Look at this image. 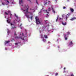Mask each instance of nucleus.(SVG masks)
<instances>
[{
    "mask_svg": "<svg viewBox=\"0 0 76 76\" xmlns=\"http://www.w3.org/2000/svg\"><path fill=\"white\" fill-rule=\"evenodd\" d=\"M56 19H61V18H59V16H58V15L57 16V18Z\"/></svg>",
    "mask_w": 76,
    "mask_h": 76,
    "instance_id": "obj_10",
    "label": "nucleus"
},
{
    "mask_svg": "<svg viewBox=\"0 0 76 76\" xmlns=\"http://www.w3.org/2000/svg\"><path fill=\"white\" fill-rule=\"evenodd\" d=\"M32 18H33V16H32L30 17V19H32Z\"/></svg>",
    "mask_w": 76,
    "mask_h": 76,
    "instance_id": "obj_25",
    "label": "nucleus"
},
{
    "mask_svg": "<svg viewBox=\"0 0 76 76\" xmlns=\"http://www.w3.org/2000/svg\"><path fill=\"white\" fill-rule=\"evenodd\" d=\"M64 38H65V40H67V38L66 37V34H64Z\"/></svg>",
    "mask_w": 76,
    "mask_h": 76,
    "instance_id": "obj_9",
    "label": "nucleus"
},
{
    "mask_svg": "<svg viewBox=\"0 0 76 76\" xmlns=\"http://www.w3.org/2000/svg\"><path fill=\"white\" fill-rule=\"evenodd\" d=\"M10 16H12V14H11V13H10Z\"/></svg>",
    "mask_w": 76,
    "mask_h": 76,
    "instance_id": "obj_36",
    "label": "nucleus"
},
{
    "mask_svg": "<svg viewBox=\"0 0 76 76\" xmlns=\"http://www.w3.org/2000/svg\"><path fill=\"white\" fill-rule=\"evenodd\" d=\"M66 19H67V18H68V17L67 16V15H66L65 17Z\"/></svg>",
    "mask_w": 76,
    "mask_h": 76,
    "instance_id": "obj_22",
    "label": "nucleus"
},
{
    "mask_svg": "<svg viewBox=\"0 0 76 76\" xmlns=\"http://www.w3.org/2000/svg\"><path fill=\"white\" fill-rule=\"evenodd\" d=\"M36 3L37 4H38V1H37V0H36Z\"/></svg>",
    "mask_w": 76,
    "mask_h": 76,
    "instance_id": "obj_35",
    "label": "nucleus"
},
{
    "mask_svg": "<svg viewBox=\"0 0 76 76\" xmlns=\"http://www.w3.org/2000/svg\"><path fill=\"white\" fill-rule=\"evenodd\" d=\"M65 15L64 14H63V15H62V18H64V16Z\"/></svg>",
    "mask_w": 76,
    "mask_h": 76,
    "instance_id": "obj_29",
    "label": "nucleus"
},
{
    "mask_svg": "<svg viewBox=\"0 0 76 76\" xmlns=\"http://www.w3.org/2000/svg\"><path fill=\"white\" fill-rule=\"evenodd\" d=\"M9 42H10V41H5V44H7V43H9Z\"/></svg>",
    "mask_w": 76,
    "mask_h": 76,
    "instance_id": "obj_14",
    "label": "nucleus"
},
{
    "mask_svg": "<svg viewBox=\"0 0 76 76\" xmlns=\"http://www.w3.org/2000/svg\"><path fill=\"white\" fill-rule=\"evenodd\" d=\"M58 19H56V22H57Z\"/></svg>",
    "mask_w": 76,
    "mask_h": 76,
    "instance_id": "obj_47",
    "label": "nucleus"
},
{
    "mask_svg": "<svg viewBox=\"0 0 76 76\" xmlns=\"http://www.w3.org/2000/svg\"><path fill=\"white\" fill-rule=\"evenodd\" d=\"M39 13H41V11H40V12H39Z\"/></svg>",
    "mask_w": 76,
    "mask_h": 76,
    "instance_id": "obj_45",
    "label": "nucleus"
},
{
    "mask_svg": "<svg viewBox=\"0 0 76 76\" xmlns=\"http://www.w3.org/2000/svg\"><path fill=\"white\" fill-rule=\"evenodd\" d=\"M67 16H68L69 17V15H70V14H67Z\"/></svg>",
    "mask_w": 76,
    "mask_h": 76,
    "instance_id": "obj_32",
    "label": "nucleus"
},
{
    "mask_svg": "<svg viewBox=\"0 0 76 76\" xmlns=\"http://www.w3.org/2000/svg\"><path fill=\"white\" fill-rule=\"evenodd\" d=\"M48 12H50V10H51V8H50V7H49L48 8Z\"/></svg>",
    "mask_w": 76,
    "mask_h": 76,
    "instance_id": "obj_17",
    "label": "nucleus"
},
{
    "mask_svg": "<svg viewBox=\"0 0 76 76\" xmlns=\"http://www.w3.org/2000/svg\"><path fill=\"white\" fill-rule=\"evenodd\" d=\"M63 9H66V7H63Z\"/></svg>",
    "mask_w": 76,
    "mask_h": 76,
    "instance_id": "obj_39",
    "label": "nucleus"
},
{
    "mask_svg": "<svg viewBox=\"0 0 76 76\" xmlns=\"http://www.w3.org/2000/svg\"><path fill=\"white\" fill-rule=\"evenodd\" d=\"M25 32H26L27 31V30L25 29Z\"/></svg>",
    "mask_w": 76,
    "mask_h": 76,
    "instance_id": "obj_43",
    "label": "nucleus"
},
{
    "mask_svg": "<svg viewBox=\"0 0 76 76\" xmlns=\"http://www.w3.org/2000/svg\"><path fill=\"white\" fill-rule=\"evenodd\" d=\"M28 1H30V2H31V1L30 0H27Z\"/></svg>",
    "mask_w": 76,
    "mask_h": 76,
    "instance_id": "obj_42",
    "label": "nucleus"
},
{
    "mask_svg": "<svg viewBox=\"0 0 76 76\" xmlns=\"http://www.w3.org/2000/svg\"><path fill=\"white\" fill-rule=\"evenodd\" d=\"M35 19H39V18H38V16H36L35 17Z\"/></svg>",
    "mask_w": 76,
    "mask_h": 76,
    "instance_id": "obj_16",
    "label": "nucleus"
},
{
    "mask_svg": "<svg viewBox=\"0 0 76 76\" xmlns=\"http://www.w3.org/2000/svg\"><path fill=\"white\" fill-rule=\"evenodd\" d=\"M15 39H18V38H19V37H15Z\"/></svg>",
    "mask_w": 76,
    "mask_h": 76,
    "instance_id": "obj_18",
    "label": "nucleus"
},
{
    "mask_svg": "<svg viewBox=\"0 0 76 76\" xmlns=\"http://www.w3.org/2000/svg\"><path fill=\"white\" fill-rule=\"evenodd\" d=\"M70 20H73V19H71Z\"/></svg>",
    "mask_w": 76,
    "mask_h": 76,
    "instance_id": "obj_48",
    "label": "nucleus"
},
{
    "mask_svg": "<svg viewBox=\"0 0 76 76\" xmlns=\"http://www.w3.org/2000/svg\"><path fill=\"white\" fill-rule=\"evenodd\" d=\"M57 75H58V73H56L55 74V76H57Z\"/></svg>",
    "mask_w": 76,
    "mask_h": 76,
    "instance_id": "obj_24",
    "label": "nucleus"
},
{
    "mask_svg": "<svg viewBox=\"0 0 76 76\" xmlns=\"http://www.w3.org/2000/svg\"><path fill=\"white\" fill-rule=\"evenodd\" d=\"M43 36H44V38H46V39L48 38V37L47 36V35H43Z\"/></svg>",
    "mask_w": 76,
    "mask_h": 76,
    "instance_id": "obj_8",
    "label": "nucleus"
},
{
    "mask_svg": "<svg viewBox=\"0 0 76 76\" xmlns=\"http://www.w3.org/2000/svg\"><path fill=\"white\" fill-rule=\"evenodd\" d=\"M15 16L16 17L17 19H20V17H18V16H17L16 14H15Z\"/></svg>",
    "mask_w": 76,
    "mask_h": 76,
    "instance_id": "obj_7",
    "label": "nucleus"
},
{
    "mask_svg": "<svg viewBox=\"0 0 76 76\" xmlns=\"http://www.w3.org/2000/svg\"><path fill=\"white\" fill-rule=\"evenodd\" d=\"M7 2L8 3H9L10 2L9 1H7Z\"/></svg>",
    "mask_w": 76,
    "mask_h": 76,
    "instance_id": "obj_37",
    "label": "nucleus"
},
{
    "mask_svg": "<svg viewBox=\"0 0 76 76\" xmlns=\"http://www.w3.org/2000/svg\"><path fill=\"white\" fill-rule=\"evenodd\" d=\"M62 23L63 25H64V26H65V25H66V22H65V23L62 22Z\"/></svg>",
    "mask_w": 76,
    "mask_h": 76,
    "instance_id": "obj_12",
    "label": "nucleus"
},
{
    "mask_svg": "<svg viewBox=\"0 0 76 76\" xmlns=\"http://www.w3.org/2000/svg\"><path fill=\"white\" fill-rule=\"evenodd\" d=\"M21 39L22 40H24V38H22V37H21Z\"/></svg>",
    "mask_w": 76,
    "mask_h": 76,
    "instance_id": "obj_28",
    "label": "nucleus"
},
{
    "mask_svg": "<svg viewBox=\"0 0 76 76\" xmlns=\"http://www.w3.org/2000/svg\"><path fill=\"white\" fill-rule=\"evenodd\" d=\"M30 10H31V9H30Z\"/></svg>",
    "mask_w": 76,
    "mask_h": 76,
    "instance_id": "obj_49",
    "label": "nucleus"
},
{
    "mask_svg": "<svg viewBox=\"0 0 76 76\" xmlns=\"http://www.w3.org/2000/svg\"><path fill=\"white\" fill-rule=\"evenodd\" d=\"M14 35H15L16 36L17 35V34H16V32H15L14 33Z\"/></svg>",
    "mask_w": 76,
    "mask_h": 76,
    "instance_id": "obj_30",
    "label": "nucleus"
},
{
    "mask_svg": "<svg viewBox=\"0 0 76 76\" xmlns=\"http://www.w3.org/2000/svg\"><path fill=\"white\" fill-rule=\"evenodd\" d=\"M2 4H3V5H4V2H2Z\"/></svg>",
    "mask_w": 76,
    "mask_h": 76,
    "instance_id": "obj_34",
    "label": "nucleus"
},
{
    "mask_svg": "<svg viewBox=\"0 0 76 76\" xmlns=\"http://www.w3.org/2000/svg\"><path fill=\"white\" fill-rule=\"evenodd\" d=\"M47 16H49V14H47Z\"/></svg>",
    "mask_w": 76,
    "mask_h": 76,
    "instance_id": "obj_40",
    "label": "nucleus"
},
{
    "mask_svg": "<svg viewBox=\"0 0 76 76\" xmlns=\"http://www.w3.org/2000/svg\"><path fill=\"white\" fill-rule=\"evenodd\" d=\"M64 70H65V69H66V68H64Z\"/></svg>",
    "mask_w": 76,
    "mask_h": 76,
    "instance_id": "obj_46",
    "label": "nucleus"
},
{
    "mask_svg": "<svg viewBox=\"0 0 76 76\" xmlns=\"http://www.w3.org/2000/svg\"><path fill=\"white\" fill-rule=\"evenodd\" d=\"M73 45V42L72 41H71L69 43V45Z\"/></svg>",
    "mask_w": 76,
    "mask_h": 76,
    "instance_id": "obj_15",
    "label": "nucleus"
},
{
    "mask_svg": "<svg viewBox=\"0 0 76 76\" xmlns=\"http://www.w3.org/2000/svg\"><path fill=\"white\" fill-rule=\"evenodd\" d=\"M70 10L72 12H74V10L72 8H70Z\"/></svg>",
    "mask_w": 76,
    "mask_h": 76,
    "instance_id": "obj_13",
    "label": "nucleus"
},
{
    "mask_svg": "<svg viewBox=\"0 0 76 76\" xmlns=\"http://www.w3.org/2000/svg\"><path fill=\"white\" fill-rule=\"evenodd\" d=\"M45 11L47 13H48V14H49V12H48V11H47V10H45Z\"/></svg>",
    "mask_w": 76,
    "mask_h": 76,
    "instance_id": "obj_20",
    "label": "nucleus"
},
{
    "mask_svg": "<svg viewBox=\"0 0 76 76\" xmlns=\"http://www.w3.org/2000/svg\"><path fill=\"white\" fill-rule=\"evenodd\" d=\"M47 76H48V75Z\"/></svg>",
    "mask_w": 76,
    "mask_h": 76,
    "instance_id": "obj_51",
    "label": "nucleus"
},
{
    "mask_svg": "<svg viewBox=\"0 0 76 76\" xmlns=\"http://www.w3.org/2000/svg\"><path fill=\"white\" fill-rule=\"evenodd\" d=\"M14 39H12V40H11L12 42H13V41H14Z\"/></svg>",
    "mask_w": 76,
    "mask_h": 76,
    "instance_id": "obj_33",
    "label": "nucleus"
},
{
    "mask_svg": "<svg viewBox=\"0 0 76 76\" xmlns=\"http://www.w3.org/2000/svg\"><path fill=\"white\" fill-rule=\"evenodd\" d=\"M19 20H15L13 21V23H15V24H12V23H10L11 26H12V27H13V26H14V27L11 28V29H14V28H16V27H15V24L17 22H19Z\"/></svg>",
    "mask_w": 76,
    "mask_h": 76,
    "instance_id": "obj_2",
    "label": "nucleus"
},
{
    "mask_svg": "<svg viewBox=\"0 0 76 76\" xmlns=\"http://www.w3.org/2000/svg\"><path fill=\"white\" fill-rule=\"evenodd\" d=\"M51 8H52V12L54 13H55L56 12H55V10H54V8H53V6H51Z\"/></svg>",
    "mask_w": 76,
    "mask_h": 76,
    "instance_id": "obj_4",
    "label": "nucleus"
},
{
    "mask_svg": "<svg viewBox=\"0 0 76 76\" xmlns=\"http://www.w3.org/2000/svg\"><path fill=\"white\" fill-rule=\"evenodd\" d=\"M23 3V1L22 0H20L19 1V3L20 4L21 3Z\"/></svg>",
    "mask_w": 76,
    "mask_h": 76,
    "instance_id": "obj_11",
    "label": "nucleus"
},
{
    "mask_svg": "<svg viewBox=\"0 0 76 76\" xmlns=\"http://www.w3.org/2000/svg\"><path fill=\"white\" fill-rule=\"evenodd\" d=\"M8 13H11V12L10 11H8Z\"/></svg>",
    "mask_w": 76,
    "mask_h": 76,
    "instance_id": "obj_31",
    "label": "nucleus"
},
{
    "mask_svg": "<svg viewBox=\"0 0 76 76\" xmlns=\"http://www.w3.org/2000/svg\"><path fill=\"white\" fill-rule=\"evenodd\" d=\"M76 18L75 17H73L72 18V19H76Z\"/></svg>",
    "mask_w": 76,
    "mask_h": 76,
    "instance_id": "obj_26",
    "label": "nucleus"
},
{
    "mask_svg": "<svg viewBox=\"0 0 76 76\" xmlns=\"http://www.w3.org/2000/svg\"><path fill=\"white\" fill-rule=\"evenodd\" d=\"M22 35L23 36V33H22Z\"/></svg>",
    "mask_w": 76,
    "mask_h": 76,
    "instance_id": "obj_44",
    "label": "nucleus"
},
{
    "mask_svg": "<svg viewBox=\"0 0 76 76\" xmlns=\"http://www.w3.org/2000/svg\"><path fill=\"white\" fill-rule=\"evenodd\" d=\"M36 23L37 24H41V22H40V21L39 20V19H36Z\"/></svg>",
    "mask_w": 76,
    "mask_h": 76,
    "instance_id": "obj_3",
    "label": "nucleus"
},
{
    "mask_svg": "<svg viewBox=\"0 0 76 76\" xmlns=\"http://www.w3.org/2000/svg\"><path fill=\"white\" fill-rule=\"evenodd\" d=\"M46 1H47V0H46Z\"/></svg>",
    "mask_w": 76,
    "mask_h": 76,
    "instance_id": "obj_50",
    "label": "nucleus"
},
{
    "mask_svg": "<svg viewBox=\"0 0 76 76\" xmlns=\"http://www.w3.org/2000/svg\"><path fill=\"white\" fill-rule=\"evenodd\" d=\"M67 34L68 35H69V34L70 35V32H67Z\"/></svg>",
    "mask_w": 76,
    "mask_h": 76,
    "instance_id": "obj_19",
    "label": "nucleus"
},
{
    "mask_svg": "<svg viewBox=\"0 0 76 76\" xmlns=\"http://www.w3.org/2000/svg\"><path fill=\"white\" fill-rule=\"evenodd\" d=\"M7 21L8 23H10V22H11V20L10 19H8L7 20Z\"/></svg>",
    "mask_w": 76,
    "mask_h": 76,
    "instance_id": "obj_6",
    "label": "nucleus"
},
{
    "mask_svg": "<svg viewBox=\"0 0 76 76\" xmlns=\"http://www.w3.org/2000/svg\"><path fill=\"white\" fill-rule=\"evenodd\" d=\"M25 8L26 9L25 10H23V11L24 12V13L26 14L25 16L28 19L29 18V16L28 15V9H29V6H28V5H27L25 6Z\"/></svg>",
    "mask_w": 76,
    "mask_h": 76,
    "instance_id": "obj_1",
    "label": "nucleus"
},
{
    "mask_svg": "<svg viewBox=\"0 0 76 76\" xmlns=\"http://www.w3.org/2000/svg\"><path fill=\"white\" fill-rule=\"evenodd\" d=\"M5 15H8V13L6 12H5Z\"/></svg>",
    "mask_w": 76,
    "mask_h": 76,
    "instance_id": "obj_21",
    "label": "nucleus"
},
{
    "mask_svg": "<svg viewBox=\"0 0 76 76\" xmlns=\"http://www.w3.org/2000/svg\"><path fill=\"white\" fill-rule=\"evenodd\" d=\"M18 43H15V45H18Z\"/></svg>",
    "mask_w": 76,
    "mask_h": 76,
    "instance_id": "obj_27",
    "label": "nucleus"
},
{
    "mask_svg": "<svg viewBox=\"0 0 76 76\" xmlns=\"http://www.w3.org/2000/svg\"><path fill=\"white\" fill-rule=\"evenodd\" d=\"M47 3H46L45 4H44V5H45H45H46L47 4Z\"/></svg>",
    "mask_w": 76,
    "mask_h": 76,
    "instance_id": "obj_38",
    "label": "nucleus"
},
{
    "mask_svg": "<svg viewBox=\"0 0 76 76\" xmlns=\"http://www.w3.org/2000/svg\"><path fill=\"white\" fill-rule=\"evenodd\" d=\"M41 38H43V42H45V41H46V40L44 39V37H43V35L41 36Z\"/></svg>",
    "mask_w": 76,
    "mask_h": 76,
    "instance_id": "obj_5",
    "label": "nucleus"
},
{
    "mask_svg": "<svg viewBox=\"0 0 76 76\" xmlns=\"http://www.w3.org/2000/svg\"><path fill=\"white\" fill-rule=\"evenodd\" d=\"M74 76V75L73 74H72L71 75V76Z\"/></svg>",
    "mask_w": 76,
    "mask_h": 76,
    "instance_id": "obj_41",
    "label": "nucleus"
},
{
    "mask_svg": "<svg viewBox=\"0 0 76 76\" xmlns=\"http://www.w3.org/2000/svg\"><path fill=\"white\" fill-rule=\"evenodd\" d=\"M22 24H21L20 25V29H22V27H21V26H22Z\"/></svg>",
    "mask_w": 76,
    "mask_h": 76,
    "instance_id": "obj_23",
    "label": "nucleus"
}]
</instances>
